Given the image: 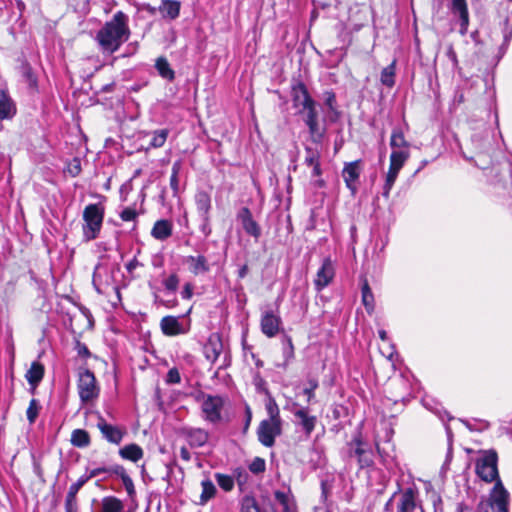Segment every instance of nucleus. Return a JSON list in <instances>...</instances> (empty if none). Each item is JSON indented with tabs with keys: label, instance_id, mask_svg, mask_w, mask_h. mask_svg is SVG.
<instances>
[{
	"label": "nucleus",
	"instance_id": "25",
	"mask_svg": "<svg viewBox=\"0 0 512 512\" xmlns=\"http://www.w3.org/2000/svg\"><path fill=\"white\" fill-rule=\"evenodd\" d=\"M505 7H501V12L505 13L503 17V44L502 48H507L512 39V2H503Z\"/></svg>",
	"mask_w": 512,
	"mask_h": 512
},
{
	"label": "nucleus",
	"instance_id": "62",
	"mask_svg": "<svg viewBox=\"0 0 512 512\" xmlns=\"http://www.w3.org/2000/svg\"><path fill=\"white\" fill-rule=\"evenodd\" d=\"M446 56L450 60L453 70H457L460 68L457 54L452 45L448 46V48L446 50Z\"/></svg>",
	"mask_w": 512,
	"mask_h": 512
},
{
	"label": "nucleus",
	"instance_id": "59",
	"mask_svg": "<svg viewBox=\"0 0 512 512\" xmlns=\"http://www.w3.org/2000/svg\"><path fill=\"white\" fill-rule=\"evenodd\" d=\"M324 103L329 111H335L336 107V95L332 90L324 92Z\"/></svg>",
	"mask_w": 512,
	"mask_h": 512
},
{
	"label": "nucleus",
	"instance_id": "20",
	"mask_svg": "<svg viewBox=\"0 0 512 512\" xmlns=\"http://www.w3.org/2000/svg\"><path fill=\"white\" fill-rule=\"evenodd\" d=\"M223 350V343L218 334H211L204 344L203 353L211 363H215Z\"/></svg>",
	"mask_w": 512,
	"mask_h": 512
},
{
	"label": "nucleus",
	"instance_id": "57",
	"mask_svg": "<svg viewBox=\"0 0 512 512\" xmlns=\"http://www.w3.org/2000/svg\"><path fill=\"white\" fill-rule=\"evenodd\" d=\"M199 217L201 220L199 230L205 237H209L212 233V228H211V224H210L211 216L205 215V216H199Z\"/></svg>",
	"mask_w": 512,
	"mask_h": 512
},
{
	"label": "nucleus",
	"instance_id": "39",
	"mask_svg": "<svg viewBox=\"0 0 512 512\" xmlns=\"http://www.w3.org/2000/svg\"><path fill=\"white\" fill-rule=\"evenodd\" d=\"M305 125L308 127L310 140L315 144H322L326 134V128L319 125V120Z\"/></svg>",
	"mask_w": 512,
	"mask_h": 512
},
{
	"label": "nucleus",
	"instance_id": "12",
	"mask_svg": "<svg viewBox=\"0 0 512 512\" xmlns=\"http://www.w3.org/2000/svg\"><path fill=\"white\" fill-rule=\"evenodd\" d=\"M96 426L101 432L102 437L111 444L119 445L126 434L124 427L108 423L101 414H98Z\"/></svg>",
	"mask_w": 512,
	"mask_h": 512
},
{
	"label": "nucleus",
	"instance_id": "53",
	"mask_svg": "<svg viewBox=\"0 0 512 512\" xmlns=\"http://www.w3.org/2000/svg\"><path fill=\"white\" fill-rule=\"evenodd\" d=\"M319 382L316 378L311 377L307 380V387L303 389V394L307 397V402L310 403L315 398L314 391L318 388Z\"/></svg>",
	"mask_w": 512,
	"mask_h": 512
},
{
	"label": "nucleus",
	"instance_id": "15",
	"mask_svg": "<svg viewBox=\"0 0 512 512\" xmlns=\"http://www.w3.org/2000/svg\"><path fill=\"white\" fill-rule=\"evenodd\" d=\"M335 275L332 261L329 257L324 258L321 267L318 269L314 286L317 292H321L333 280Z\"/></svg>",
	"mask_w": 512,
	"mask_h": 512
},
{
	"label": "nucleus",
	"instance_id": "13",
	"mask_svg": "<svg viewBox=\"0 0 512 512\" xmlns=\"http://www.w3.org/2000/svg\"><path fill=\"white\" fill-rule=\"evenodd\" d=\"M282 327V319L278 313L268 309L262 312L260 319L261 332L268 338L275 337Z\"/></svg>",
	"mask_w": 512,
	"mask_h": 512
},
{
	"label": "nucleus",
	"instance_id": "26",
	"mask_svg": "<svg viewBox=\"0 0 512 512\" xmlns=\"http://www.w3.org/2000/svg\"><path fill=\"white\" fill-rule=\"evenodd\" d=\"M173 232V224L167 219H161L154 223L151 236L159 241L167 240Z\"/></svg>",
	"mask_w": 512,
	"mask_h": 512
},
{
	"label": "nucleus",
	"instance_id": "32",
	"mask_svg": "<svg viewBox=\"0 0 512 512\" xmlns=\"http://www.w3.org/2000/svg\"><path fill=\"white\" fill-rule=\"evenodd\" d=\"M71 444L77 448H86L91 443L90 434L84 429H75L71 433Z\"/></svg>",
	"mask_w": 512,
	"mask_h": 512
},
{
	"label": "nucleus",
	"instance_id": "64",
	"mask_svg": "<svg viewBox=\"0 0 512 512\" xmlns=\"http://www.w3.org/2000/svg\"><path fill=\"white\" fill-rule=\"evenodd\" d=\"M65 512H79L77 499H70L65 497Z\"/></svg>",
	"mask_w": 512,
	"mask_h": 512
},
{
	"label": "nucleus",
	"instance_id": "3",
	"mask_svg": "<svg viewBox=\"0 0 512 512\" xmlns=\"http://www.w3.org/2000/svg\"><path fill=\"white\" fill-rule=\"evenodd\" d=\"M347 456L357 460L360 469L370 468L374 464V452L371 445L364 441L360 432L347 443Z\"/></svg>",
	"mask_w": 512,
	"mask_h": 512
},
{
	"label": "nucleus",
	"instance_id": "19",
	"mask_svg": "<svg viewBox=\"0 0 512 512\" xmlns=\"http://www.w3.org/2000/svg\"><path fill=\"white\" fill-rule=\"evenodd\" d=\"M45 374V367L44 365L36 360L31 363L30 368L27 370L25 374V379L27 380L29 386H30V392L32 394L35 393V390L41 383V381L44 378Z\"/></svg>",
	"mask_w": 512,
	"mask_h": 512
},
{
	"label": "nucleus",
	"instance_id": "36",
	"mask_svg": "<svg viewBox=\"0 0 512 512\" xmlns=\"http://www.w3.org/2000/svg\"><path fill=\"white\" fill-rule=\"evenodd\" d=\"M155 68L158 74L165 80L172 82L175 79V72L171 68L168 60L165 57H159L156 60Z\"/></svg>",
	"mask_w": 512,
	"mask_h": 512
},
{
	"label": "nucleus",
	"instance_id": "18",
	"mask_svg": "<svg viewBox=\"0 0 512 512\" xmlns=\"http://www.w3.org/2000/svg\"><path fill=\"white\" fill-rule=\"evenodd\" d=\"M359 163L360 161L347 163L342 171L346 187L351 191L352 195H355L357 192V181L360 177Z\"/></svg>",
	"mask_w": 512,
	"mask_h": 512
},
{
	"label": "nucleus",
	"instance_id": "31",
	"mask_svg": "<svg viewBox=\"0 0 512 512\" xmlns=\"http://www.w3.org/2000/svg\"><path fill=\"white\" fill-rule=\"evenodd\" d=\"M362 304L366 311L371 314L375 308V300L367 279H364L361 286Z\"/></svg>",
	"mask_w": 512,
	"mask_h": 512
},
{
	"label": "nucleus",
	"instance_id": "6",
	"mask_svg": "<svg viewBox=\"0 0 512 512\" xmlns=\"http://www.w3.org/2000/svg\"><path fill=\"white\" fill-rule=\"evenodd\" d=\"M201 411L203 419L209 423L216 424L222 420V410L225 405L224 397L220 395L203 394Z\"/></svg>",
	"mask_w": 512,
	"mask_h": 512
},
{
	"label": "nucleus",
	"instance_id": "30",
	"mask_svg": "<svg viewBox=\"0 0 512 512\" xmlns=\"http://www.w3.org/2000/svg\"><path fill=\"white\" fill-rule=\"evenodd\" d=\"M119 455L121 456V458H123L125 460H130L132 462H138L139 460H141L143 458L144 452H143V449L139 445H137L135 443H131V444H128V445H125L124 447H122L119 450Z\"/></svg>",
	"mask_w": 512,
	"mask_h": 512
},
{
	"label": "nucleus",
	"instance_id": "58",
	"mask_svg": "<svg viewBox=\"0 0 512 512\" xmlns=\"http://www.w3.org/2000/svg\"><path fill=\"white\" fill-rule=\"evenodd\" d=\"M165 381L167 384H179L181 382L179 370L176 367L169 369Z\"/></svg>",
	"mask_w": 512,
	"mask_h": 512
},
{
	"label": "nucleus",
	"instance_id": "5",
	"mask_svg": "<svg viewBox=\"0 0 512 512\" xmlns=\"http://www.w3.org/2000/svg\"><path fill=\"white\" fill-rule=\"evenodd\" d=\"M498 456L494 450H488L476 460L475 472L477 476L484 482H496L499 478L498 473Z\"/></svg>",
	"mask_w": 512,
	"mask_h": 512
},
{
	"label": "nucleus",
	"instance_id": "23",
	"mask_svg": "<svg viewBox=\"0 0 512 512\" xmlns=\"http://www.w3.org/2000/svg\"><path fill=\"white\" fill-rule=\"evenodd\" d=\"M183 435L192 448L204 446L209 439V433L202 428H184Z\"/></svg>",
	"mask_w": 512,
	"mask_h": 512
},
{
	"label": "nucleus",
	"instance_id": "22",
	"mask_svg": "<svg viewBox=\"0 0 512 512\" xmlns=\"http://www.w3.org/2000/svg\"><path fill=\"white\" fill-rule=\"evenodd\" d=\"M17 113L15 101L6 89H0V120H11Z\"/></svg>",
	"mask_w": 512,
	"mask_h": 512
},
{
	"label": "nucleus",
	"instance_id": "60",
	"mask_svg": "<svg viewBox=\"0 0 512 512\" xmlns=\"http://www.w3.org/2000/svg\"><path fill=\"white\" fill-rule=\"evenodd\" d=\"M74 349L77 352V355L81 358L87 359L91 357V352L86 344L80 342L79 340L75 342Z\"/></svg>",
	"mask_w": 512,
	"mask_h": 512
},
{
	"label": "nucleus",
	"instance_id": "21",
	"mask_svg": "<svg viewBox=\"0 0 512 512\" xmlns=\"http://www.w3.org/2000/svg\"><path fill=\"white\" fill-rule=\"evenodd\" d=\"M183 263L188 266L190 273L195 276L205 274L210 271V264L204 255L186 256L183 259Z\"/></svg>",
	"mask_w": 512,
	"mask_h": 512
},
{
	"label": "nucleus",
	"instance_id": "33",
	"mask_svg": "<svg viewBox=\"0 0 512 512\" xmlns=\"http://www.w3.org/2000/svg\"><path fill=\"white\" fill-rule=\"evenodd\" d=\"M181 2H161L158 10L163 18L173 20L179 16Z\"/></svg>",
	"mask_w": 512,
	"mask_h": 512
},
{
	"label": "nucleus",
	"instance_id": "51",
	"mask_svg": "<svg viewBox=\"0 0 512 512\" xmlns=\"http://www.w3.org/2000/svg\"><path fill=\"white\" fill-rule=\"evenodd\" d=\"M305 158H304V164L307 166L317 164L320 162L321 154L320 152L312 148L311 146H305Z\"/></svg>",
	"mask_w": 512,
	"mask_h": 512
},
{
	"label": "nucleus",
	"instance_id": "46",
	"mask_svg": "<svg viewBox=\"0 0 512 512\" xmlns=\"http://www.w3.org/2000/svg\"><path fill=\"white\" fill-rule=\"evenodd\" d=\"M182 168L181 161H175L172 165L171 176H170V187L173 191V196L176 197L179 194V173Z\"/></svg>",
	"mask_w": 512,
	"mask_h": 512
},
{
	"label": "nucleus",
	"instance_id": "44",
	"mask_svg": "<svg viewBox=\"0 0 512 512\" xmlns=\"http://www.w3.org/2000/svg\"><path fill=\"white\" fill-rule=\"evenodd\" d=\"M409 156L410 152L407 149L392 150L390 155V165L401 169Z\"/></svg>",
	"mask_w": 512,
	"mask_h": 512
},
{
	"label": "nucleus",
	"instance_id": "29",
	"mask_svg": "<svg viewBox=\"0 0 512 512\" xmlns=\"http://www.w3.org/2000/svg\"><path fill=\"white\" fill-rule=\"evenodd\" d=\"M392 387L394 389V402L398 401H406L409 400L410 397V385L408 381L404 378H398L392 382Z\"/></svg>",
	"mask_w": 512,
	"mask_h": 512
},
{
	"label": "nucleus",
	"instance_id": "35",
	"mask_svg": "<svg viewBox=\"0 0 512 512\" xmlns=\"http://www.w3.org/2000/svg\"><path fill=\"white\" fill-rule=\"evenodd\" d=\"M298 113L301 115V118L305 124H310V122L319 120V113L317 111V103L315 100L305 105L303 108H300Z\"/></svg>",
	"mask_w": 512,
	"mask_h": 512
},
{
	"label": "nucleus",
	"instance_id": "1",
	"mask_svg": "<svg viewBox=\"0 0 512 512\" xmlns=\"http://www.w3.org/2000/svg\"><path fill=\"white\" fill-rule=\"evenodd\" d=\"M129 36L128 16L119 11L98 30L95 40L103 55H112Z\"/></svg>",
	"mask_w": 512,
	"mask_h": 512
},
{
	"label": "nucleus",
	"instance_id": "63",
	"mask_svg": "<svg viewBox=\"0 0 512 512\" xmlns=\"http://www.w3.org/2000/svg\"><path fill=\"white\" fill-rule=\"evenodd\" d=\"M137 217V212L134 208L126 207L120 213V218L123 221H134Z\"/></svg>",
	"mask_w": 512,
	"mask_h": 512
},
{
	"label": "nucleus",
	"instance_id": "7",
	"mask_svg": "<svg viewBox=\"0 0 512 512\" xmlns=\"http://www.w3.org/2000/svg\"><path fill=\"white\" fill-rule=\"evenodd\" d=\"M396 512H424L418 490L408 487L399 493Z\"/></svg>",
	"mask_w": 512,
	"mask_h": 512
},
{
	"label": "nucleus",
	"instance_id": "47",
	"mask_svg": "<svg viewBox=\"0 0 512 512\" xmlns=\"http://www.w3.org/2000/svg\"><path fill=\"white\" fill-rule=\"evenodd\" d=\"M152 138L149 143V148H160L164 146L169 135L168 129H158L151 133Z\"/></svg>",
	"mask_w": 512,
	"mask_h": 512
},
{
	"label": "nucleus",
	"instance_id": "28",
	"mask_svg": "<svg viewBox=\"0 0 512 512\" xmlns=\"http://www.w3.org/2000/svg\"><path fill=\"white\" fill-rule=\"evenodd\" d=\"M275 500L282 506L283 512H295L296 505L290 488L287 490H276L274 492Z\"/></svg>",
	"mask_w": 512,
	"mask_h": 512
},
{
	"label": "nucleus",
	"instance_id": "45",
	"mask_svg": "<svg viewBox=\"0 0 512 512\" xmlns=\"http://www.w3.org/2000/svg\"><path fill=\"white\" fill-rule=\"evenodd\" d=\"M123 503L114 496H107L102 499V512H121Z\"/></svg>",
	"mask_w": 512,
	"mask_h": 512
},
{
	"label": "nucleus",
	"instance_id": "24",
	"mask_svg": "<svg viewBox=\"0 0 512 512\" xmlns=\"http://www.w3.org/2000/svg\"><path fill=\"white\" fill-rule=\"evenodd\" d=\"M194 203L199 216L210 215L212 210L211 194L208 191L198 189L194 195Z\"/></svg>",
	"mask_w": 512,
	"mask_h": 512
},
{
	"label": "nucleus",
	"instance_id": "48",
	"mask_svg": "<svg viewBox=\"0 0 512 512\" xmlns=\"http://www.w3.org/2000/svg\"><path fill=\"white\" fill-rule=\"evenodd\" d=\"M265 406L267 414L269 416L267 420L282 423V419L280 417V410L275 399L270 396Z\"/></svg>",
	"mask_w": 512,
	"mask_h": 512
},
{
	"label": "nucleus",
	"instance_id": "34",
	"mask_svg": "<svg viewBox=\"0 0 512 512\" xmlns=\"http://www.w3.org/2000/svg\"><path fill=\"white\" fill-rule=\"evenodd\" d=\"M201 487L202 493L200 495L199 504L205 505L208 503V501L215 497L217 489L213 481L209 478H205L201 481Z\"/></svg>",
	"mask_w": 512,
	"mask_h": 512
},
{
	"label": "nucleus",
	"instance_id": "41",
	"mask_svg": "<svg viewBox=\"0 0 512 512\" xmlns=\"http://www.w3.org/2000/svg\"><path fill=\"white\" fill-rule=\"evenodd\" d=\"M375 445L383 465L387 469H392L393 466L395 465V455L393 453V449L386 450L385 448L381 447L380 441L378 439L375 440Z\"/></svg>",
	"mask_w": 512,
	"mask_h": 512
},
{
	"label": "nucleus",
	"instance_id": "11",
	"mask_svg": "<svg viewBox=\"0 0 512 512\" xmlns=\"http://www.w3.org/2000/svg\"><path fill=\"white\" fill-rule=\"evenodd\" d=\"M236 220L241 224L244 232L258 241L262 235V229L259 223L253 218L251 210L244 206L241 207L237 214Z\"/></svg>",
	"mask_w": 512,
	"mask_h": 512
},
{
	"label": "nucleus",
	"instance_id": "17",
	"mask_svg": "<svg viewBox=\"0 0 512 512\" xmlns=\"http://www.w3.org/2000/svg\"><path fill=\"white\" fill-rule=\"evenodd\" d=\"M291 98L293 106L299 109L314 101V99L309 94L306 85L301 81H297L292 84Z\"/></svg>",
	"mask_w": 512,
	"mask_h": 512
},
{
	"label": "nucleus",
	"instance_id": "50",
	"mask_svg": "<svg viewBox=\"0 0 512 512\" xmlns=\"http://www.w3.org/2000/svg\"><path fill=\"white\" fill-rule=\"evenodd\" d=\"M40 409H41V405L39 404V401L34 398L31 399L29 406L26 410V416H27V420H28L29 424L32 425L35 423V421L39 415Z\"/></svg>",
	"mask_w": 512,
	"mask_h": 512
},
{
	"label": "nucleus",
	"instance_id": "43",
	"mask_svg": "<svg viewBox=\"0 0 512 512\" xmlns=\"http://www.w3.org/2000/svg\"><path fill=\"white\" fill-rule=\"evenodd\" d=\"M400 170L401 169L389 165V170L386 175L385 183L383 186V192H382L383 197H385V198L389 197L390 191L398 177Z\"/></svg>",
	"mask_w": 512,
	"mask_h": 512
},
{
	"label": "nucleus",
	"instance_id": "8",
	"mask_svg": "<svg viewBox=\"0 0 512 512\" xmlns=\"http://www.w3.org/2000/svg\"><path fill=\"white\" fill-rule=\"evenodd\" d=\"M184 316H164L160 321V329L165 336L185 335L191 330V321H182Z\"/></svg>",
	"mask_w": 512,
	"mask_h": 512
},
{
	"label": "nucleus",
	"instance_id": "14",
	"mask_svg": "<svg viewBox=\"0 0 512 512\" xmlns=\"http://www.w3.org/2000/svg\"><path fill=\"white\" fill-rule=\"evenodd\" d=\"M449 11L452 14V21L460 26V35L465 36L469 26V11L466 2H450Z\"/></svg>",
	"mask_w": 512,
	"mask_h": 512
},
{
	"label": "nucleus",
	"instance_id": "4",
	"mask_svg": "<svg viewBox=\"0 0 512 512\" xmlns=\"http://www.w3.org/2000/svg\"><path fill=\"white\" fill-rule=\"evenodd\" d=\"M77 390L82 404H89L98 399L100 387L94 373L87 368H79Z\"/></svg>",
	"mask_w": 512,
	"mask_h": 512
},
{
	"label": "nucleus",
	"instance_id": "10",
	"mask_svg": "<svg viewBox=\"0 0 512 512\" xmlns=\"http://www.w3.org/2000/svg\"><path fill=\"white\" fill-rule=\"evenodd\" d=\"M282 433V423L262 420L257 429L259 442L265 447H272L275 438Z\"/></svg>",
	"mask_w": 512,
	"mask_h": 512
},
{
	"label": "nucleus",
	"instance_id": "38",
	"mask_svg": "<svg viewBox=\"0 0 512 512\" xmlns=\"http://www.w3.org/2000/svg\"><path fill=\"white\" fill-rule=\"evenodd\" d=\"M395 74L396 60H393L391 64L382 69L380 75L381 83L388 88H392L395 85Z\"/></svg>",
	"mask_w": 512,
	"mask_h": 512
},
{
	"label": "nucleus",
	"instance_id": "2",
	"mask_svg": "<svg viewBox=\"0 0 512 512\" xmlns=\"http://www.w3.org/2000/svg\"><path fill=\"white\" fill-rule=\"evenodd\" d=\"M105 215V207L101 203L88 204L83 211V236L91 241L99 236Z\"/></svg>",
	"mask_w": 512,
	"mask_h": 512
},
{
	"label": "nucleus",
	"instance_id": "37",
	"mask_svg": "<svg viewBox=\"0 0 512 512\" xmlns=\"http://www.w3.org/2000/svg\"><path fill=\"white\" fill-rule=\"evenodd\" d=\"M390 146L392 150L407 149L409 150L410 144L405 139V136L400 128H394L392 130L390 138Z\"/></svg>",
	"mask_w": 512,
	"mask_h": 512
},
{
	"label": "nucleus",
	"instance_id": "56",
	"mask_svg": "<svg viewBox=\"0 0 512 512\" xmlns=\"http://www.w3.org/2000/svg\"><path fill=\"white\" fill-rule=\"evenodd\" d=\"M266 469V463L263 458L255 457L249 465V470L254 474L264 472Z\"/></svg>",
	"mask_w": 512,
	"mask_h": 512
},
{
	"label": "nucleus",
	"instance_id": "16",
	"mask_svg": "<svg viewBox=\"0 0 512 512\" xmlns=\"http://www.w3.org/2000/svg\"><path fill=\"white\" fill-rule=\"evenodd\" d=\"M293 415L297 419L296 424L299 425L306 437H310L317 424V417L309 414L307 407H300L293 412Z\"/></svg>",
	"mask_w": 512,
	"mask_h": 512
},
{
	"label": "nucleus",
	"instance_id": "61",
	"mask_svg": "<svg viewBox=\"0 0 512 512\" xmlns=\"http://www.w3.org/2000/svg\"><path fill=\"white\" fill-rule=\"evenodd\" d=\"M460 421L471 431L483 430V429H486L489 427V423L485 420L475 419V422L477 423V425H475V426H472L468 420L460 419Z\"/></svg>",
	"mask_w": 512,
	"mask_h": 512
},
{
	"label": "nucleus",
	"instance_id": "27",
	"mask_svg": "<svg viewBox=\"0 0 512 512\" xmlns=\"http://www.w3.org/2000/svg\"><path fill=\"white\" fill-rule=\"evenodd\" d=\"M19 72H20L21 77L27 84L28 88L32 92H37L38 91V78H37L32 66L30 65V63L27 62L26 60H24L19 67Z\"/></svg>",
	"mask_w": 512,
	"mask_h": 512
},
{
	"label": "nucleus",
	"instance_id": "52",
	"mask_svg": "<svg viewBox=\"0 0 512 512\" xmlns=\"http://www.w3.org/2000/svg\"><path fill=\"white\" fill-rule=\"evenodd\" d=\"M215 479L220 488L226 492L231 491L234 487V479L230 475L216 473Z\"/></svg>",
	"mask_w": 512,
	"mask_h": 512
},
{
	"label": "nucleus",
	"instance_id": "40",
	"mask_svg": "<svg viewBox=\"0 0 512 512\" xmlns=\"http://www.w3.org/2000/svg\"><path fill=\"white\" fill-rule=\"evenodd\" d=\"M422 403L426 409L437 414L441 420H444V416H447L448 420L453 419V417L450 416L449 413L443 409L442 405L435 401L434 399L425 397L423 398Z\"/></svg>",
	"mask_w": 512,
	"mask_h": 512
},
{
	"label": "nucleus",
	"instance_id": "55",
	"mask_svg": "<svg viewBox=\"0 0 512 512\" xmlns=\"http://www.w3.org/2000/svg\"><path fill=\"white\" fill-rule=\"evenodd\" d=\"M179 276L176 273H172L162 282L163 286L168 292H175L179 286Z\"/></svg>",
	"mask_w": 512,
	"mask_h": 512
},
{
	"label": "nucleus",
	"instance_id": "49",
	"mask_svg": "<svg viewBox=\"0 0 512 512\" xmlns=\"http://www.w3.org/2000/svg\"><path fill=\"white\" fill-rule=\"evenodd\" d=\"M89 480L90 479L86 473L80 476L76 482L70 485L66 498L77 499V493Z\"/></svg>",
	"mask_w": 512,
	"mask_h": 512
},
{
	"label": "nucleus",
	"instance_id": "54",
	"mask_svg": "<svg viewBox=\"0 0 512 512\" xmlns=\"http://www.w3.org/2000/svg\"><path fill=\"white\" fill-rule=\"evenodd\" d=\"M64 171L68 173L71 177L78 176L82 171L80 158L74 157L72 160H70L67 163Z\"/></svg>",
	"mask_w": 512,
	"mask_h": 512
},
{
	"label": "nucleus",
	"instance_id": "42",
	"mask_svg": "<svg viewBox=\"0 0 512 512\" xmlns=\"http://www.w3.org/2000/svg\"><path fill=\"white\" fill-rule=\"evenodd\" d=\"M445 432H446V435H447V453H446V458H445V461L442 465V472H446L448 469H449V465L453 459V438H454V435H453V432H452V429L451 427L448 425V424H445Z\"/></svg>",
	"mask_w": 512,
	"mask_h": 512
},
{
	"label": "nucleus",
	"instance_id": "9",
	"mask_svg": "<svg viewBox=\"0 0 512 512\" xmlns=\"http://www.w3.org/2000/svg\"><path fill=\"white\" fill-rule=\"evenodd\" d=\"M509 492L504 487L501 479H497L490 491L488 504L493 512H509Z\"/></svg>",
	"mask_w": 512,
	"mask_h": 512
}]
</instances>
